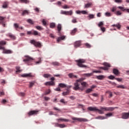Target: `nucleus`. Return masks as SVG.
I'll list each match as a JSON object with an SVG mask.
<instances>
[{"mask_svg":"<svg viewBox=\"0 0 129 129\" xmlns=\"http://www.w3.org/2000/svg\"><path fill=\"white\" fill-rule=\"evenodd\" d=\"M114 107H101L100 109H99L96 107H89L88 108V110H90V111H98L100 114H103L104 113V111H113V110H114Z\"/></svg>","mask_w":129,"mask_h":129,"instance_id":"f257e3e1","label":"nucleus"},{"mask_svg":"<svg viewBox=\"0 0 129 129\" xmlns=\"http://www.w3.org/2000/svg\"><path fill=\"white\" fill-rule=\"evenodd\" d=\"M86 61V60L84 59H80L76 60L78 66L81 68H87V66L83 64V63H85Z\"/></svg>","mask_w":129,"mask_h":129,"instance_id":"f03ea898","label":"nucleus"},{"mask_svg":"<svg viewBox=\"0 0 129 129\" xmlns=\"http://www.w3.org/2000/svg\"><path fill=\"white\" fill-rule=\"evenodd\" d=\"M82 81V79H79L76 81V82L74 83V87H73L74 90L77 91V90H80V82Z\"/></svg>","mask_w":129,"mask_h":129,"instance_id":"7ed1b4c3","label":"nucleus"},{"mask_svg":"<svg viewBox=\"0 0 129 129\" xmlns=\"http://www.w3.org/2000/svg\"><path fill=\"white\" fill-rule=\"evenodd\" d=\"M33 61H34V58L29 56H26V58L23 59V62H25L26 64H28V65H31V64L29 63H31V62H33Z\"/></svg>","mask_w":129,"mask_h":129,"instance_id":"20e7f679","label":"nucleus"},{"mask_svg":"<svg viewBox=\"0 0 129 129\" xmlns=\"http://www.w3.org/2000/svg\"><path fill=\"white\" fill-rule=\"evenodd\" d=\"M30 43L34 45L35 47H38V48L42 47V44H41L40 42H37L34 40H31Z\"/></svg>","mask_w":129,"mask_h":129,"instance_id":"39448f33","label":"nucleus"},{"mask_svg":"<svg viewBox=\"0 0 129 129\" xmlns=\"http://www.w3.org/2000/svg\"><path fill=\"white\" fill-rule=\"evenodd\" d=\"M72 119H73V120H77V121H80V122L82 121H84V122L88 121L87 119H85L83 118H77L75 117H73Z\"/></svg>","mask_w":129,"mask_h":129,"instance_id":"423d86ee","label":"nucleus"},{"mask_svg":"<svg viewBox=\"0 0 129 129\" xmlns=\"http://www.w3.org/2000/svg\"><path fill=\"white\" fill-rule=\"evenodd\" d=\"M117 8L121 10L122 12H125V13H128V14H129V9L121 6H119Z\"/></svg>","mask_w":129,"mask_h":129,"instance_id":"0eeeda50","label":"nucleus"},{"mask_svg":"<svg viewBox=\"0 0 129 129\" xmlns=\"http://www.w3.org/2000/svg\"><path fill=\"white\" fill-rule=\"evenodd\" d=\"M38 112H39V111L38 110L30 111L28 113V114L29 116H31V115H35L36 114H38Z\"/></svg>","mask_w":129,"mask_h":129,"instance_id":"6e6552de","label":"nucleus"},{"mask_svg":"<svg viewBox=\"0 0 129 129\" xmlns=\"http://www.w3.org/2000/svg\"><path fill=\"white\" fill-rule=\"evenodd\" d=\"M58 86L59 87H61V88H65V87H67L68 89L69 88H71V87H72V86H68L65 84H63V83H59L58 85Z\"/></svg>","mask_w":129,"mask_h":129,"instance_id":"1a4fd4ad","label":"nucleus"},{"mask_svg":"<svg viewBox=\"0 0 129 129\" xmlns=\"http://www.w3.org/2000/svg\"><path fill=\"white\" fill-rule=\"evenodd\" d=\"M14 27L15 29L16 30V31H19V29H20L21 30H23V27L19 26V24L14 23Z\"/></svg>","mask_w":129,"mask_h":129,"instance_id":"9d476101","label":"nucleus"},{"mask_svg":"<svg viewBox=\"0 0 129 129\" xmlns=\"http://www.w3.org/2000/svg\"><path fill=\"white\" fill-rule=\"evenodd\" d=\"M80 46H81V41H77L74 43L75 48H78Z\"/></svg>","mask_w":129,"mask_h":129,"instance_id":"9b49d317","label":"nucleus"},{"mask_svg":"<svg viewBox=\"0 0 129 129\" xmlns=\"http://www.w3.org/2000/svg\"><path fill=\"white\" fill-rule=\"evenodd\" d=\"M22 77H34V76L32 75V73L24 74L22 75Z\"/></svg>","mask_w":129,"mask_h":129,"instance_id":"f8f14e48","label":"nucleus"},{"mask_svg":"<svg viewBox=\"0 0 129 129\" xmlns=\"http://www.w3.org/2000/svg\"><path fill=\"white\" fill-rule=\"evenodd\" d=\"M3 53L4 54H12V53H13V51L11 50H8L4 48Z\"/></svg>","mask_w":129,"mask_h":129,"instance_id":"ddd939ff","label":"nucleus"},{"mask_svg":"<svg viewBox=\"0 0 129 129\" xmlns=\"http://www.w3.org/2000/svg\"><path fill=\"white\" fill-rule=\"evenodd\" d=\"M113 73L115 75H119V74H120V73H119V71H118V70L116 69H113Z\"/></svg>","mask_w":129,"mask_h":129,"instance_id":"4468645a","label":"nucleus"},{"mask_svg":"<svg viewBox=\"0 0 129 129\" xmlns=\"http://www.w3.org/2000/svg\"><path fill=\"white\" fill-rule=\"evenodd\" d=\"M65 39V36H61V37H59L57 40L56 42L57 43H59V42H61L62 40H64Z\"/></svg>","mask_w":129,"mask_h":129,"instance_id":"2eb2a0df","label":"nucleus"},{"mask_svg":"<svg viewBox=\"0 0 129 129\" xmlns=\"http://www.w3.org/2000/svg\"><path fill=\"white\" fill-rule=\"evenodd\" d=\"M77 31H78L77 28H74L73 30H72L71 32V35H72V36H74V35H75Z\"/></svg>","mask_w":129,"mask_h":129,"instance_id":"dca6fc26","label":"nucleus"},{"mask_svg":"<svg viewBox=\"0 0 129 129\" xmlns=\"http://www.w3.org/2000/svg\"><path fill=\"white\" fill-rule=\"evenodd\" d=\"M61 29H62V25H61V24H58L57 31H58V34H60Z\"/></svg>","mask_w":129,"mask_h":129,"instance_id":"f3484780","label":"nucleus"},{"mask_svg":"<svg viewBox=\"0 0 129 129\" xmlns=\"http://www.w3.org/2000/svg\"><path fill=\"white\" fill-rule=\"evenodd\" d=\"M112 27H116L118 30L120 29V28H121V25L119 24V23L117 24H114L112 25Z\"/></svg>","mask_w":129,"mask_h":129,"instance_id":"a211bd4d","label":"nucleus"},{"mask_svg":"<svg viewBox=\"0 0 129 129\" xmlns=\"http://www.w3.org/2000/svg\"><path fill=\"white\" fill-rule=\"evenodd\" d=\"M92 6V3H88L85 5L84 9H88V8H90Z\"/></svg>","mask_w":129,"mask_h":129,"instance_id":"6ab92c4d","label":"nucleus"},{"mask_svg":"<svg viewBox=\"0 0 129 129\" xmlns=\"http://www.w3.org/2000/svg\"><path fill=\"white\" fill-rule=\"evenodd\" d=\"M16 69L17 73H21V72H22V70H21V67H16Z\"/></svg>","mask_w":129,"mask_h":129,"instance_id":"aec40b11","label":"nucleus"},{"mask_svg":"<svg viewBox=\"0 0 129 129\" xmlns=\"http://www.w3.org/2000/svg\"><path fill=\"white\" fill-rule=\"evenodd\" d=\"M117 88H120L121 89H126V87L124 85H119L116 86Z\"/></svg>","mask_w":129,"mask_h":129,"instance_id":"412c9836","label":"nucleus"},{"mask_svg":"<svg viewBox=\"0 0 129 129\" xmlns=\"http://www.w3.org/2000/svg\"><path fill=\"white\" fill-rule=\"evenodd\" d=\"M51 65H53V66H59L60 63L58 62L57 61H54L51 63Z\"/></svg>","mask_w":129,"mask_h":129,"instance_id":"4be33fe9","label":"nucleus"},{"mask_svg":"<svg viewBox=\"0 0 129 129\" xmlns=\"http://www.w3.org/2000/svg\"><path fill=\"white\" fill-rule=\"evenodd\" d=\"M70 78H77V76L73 75L72 73H70L68 75Z\"/></svg>","mask_w":129,"mask_h":129,"instance_id":"5701e85b","label":"nucleus"},{"mask_svg":"<svg viewBox=\"0 0 129 129\" xmlns=\"http://www.w3.org/2000/svg\"><path fill=\"white\" fill-rule=\"evenodd\" d=\"M69 93H70V92L69 91V89L67 90V92H64L62 93L63 96H65L66 95H69Z\"/></svg>","mask_w":129,"mask_h":129,"instance_id":"b1692460","label":"nucleus"},{"mask_svg":"<svg viewBox=\"0 0 129 129\" xmlns=\"http://www.w3.org/2000/svg\"><path fill=\"white\" fill-rule=\"evenodd\" d=\"M29 11L24 10L22 12V16H26V15H29Z\"/></svg>","mask_w":129,"mask_h":129,"instance_id":"393cba45","label":"nucleus"},{"mask_svg":"<svg viewBox=\"0 0 129 129\" xmlns=\"http://www.w3.org/2000/svg\"><path fill=\"white\" fill-rule=\"evenodd\" d=\"M8 6H9V3L8 2H4L3 5V8L4 9H7L8 8Z\"/></svg>","mask_w":129,"mask_h":129,"instance_id":"a878e982","label":"nucleus"},{"mask_svg":"<svg viewBox=\"0 0 129 129\" xmlns=\"http://www.w3.org/2000/svg\"><path fill=\"white\" fill-rule=\"evenodd\" d=\"M106 117L104 116H99L98 117H95L96 119H105Z\"/></svg>","mask_w":129,"mask_h":129,"instance_id":"bb28decb","label":"nucleus"},{"mask_svg":"<svg viewBox=\"0 0 129 129\" xmlns=\"http://www.w3.org/2000/svg\"><path fill=\"white\" fill-rule=\"evenodd\" d=\"M59 120H61V121H65L66 122L69 121V119H64L62 118H59V119H57V121H59Z\"/></svg>","mask_w":129,"mask_h":129,"instance_id":"cd10ccee","label":"nucleus"},{"mask_svg":"<svg viewBox=\"0 0 129 129\" xmlns=\"http://www.w3.org/2000/svg\"><path fill=\"white\" fill-rule=\"evenodd\" d=\"M19 2L23 4H29V3H30L29 0H19Z\"/></svg>","mask_w":129,"mask_h":129,"instance_id":"c85d7f7f","label":"nucleus"},{"mask_svg":"<svg viewBox=\"0 0 129 129\" xmlns=\"http://www.w3.org/2000/svg\"><path fill=\"white\" fill-rule=\"evenodd\" d=\"M5 19H6V17H3L2 16H0V23H1V24H4V22L5 21Z\"/></svg>","mask_w":129,"mask_h":129,"instance_id":"c756f323","label":"nucleus"},{"mask_svg":"<svg viewBox=\"0 0 129 129\" xmlns=\"http://www.w3.org/2000/svg\"><path fill=\"white\" fill-rule=\"evenodd\" d=\"M73 11L70 10V11H67V16H72Z\"/></svg>","mask_w":129,"mask_h":129,"instance_id":"7c9ffc66","label":"nucleus"},{"mask_svg":"<svg viewBox=\"0 0 129 129\" xmlns=\"http://www.w3.org/2000/svg\"><path fill=\"white\" fill-rule=\"evenodd\" d=\"M93 73H91L90 74H84V76L85 77H90V76H92Z\"/></svg>","mask_w":129,"mask_h":129,"instance_id":"2f4dec72","label":"nucleus"},{"mask_svg":"<svg viewBox=\"0 0 129 129\" xmlns=\"http://www.w3.org/2000/svg\"><path fill=\"white\" fill-rule=\"evenodd\" d=\"M55 27H56V24H55V23H51L50 24V28H51V29H54Z\"/></svg>","mask_w":129,"mask_h":129,"instance_id":"473e14b6","label":"nucleus"},{"mask_svg":"<svg viewBox=\"0 0 129 129\" xmlns=\"http://www.w3.org/2000/svg\"><path fill=\"white\" fill-rule=\"evenodd\" d=\"M105 115L106 116V118H107V117H110V116H112V115H113V114L112 113H109L105 114Z\"/></svg>","mask_w":129,"mask_h":129,"instance_id":"72a5a7b5","label":"nucleus"},{"mask_svg":"<svg viewBox=\"0 0 129 129\" xmlns=\"http://www.w3.org/2000/svg\"><path fill=\"white\" fill-rule=\"evenodd\" d=\"M97 78L99 80H102L104 78V77L103 76H97Z\"/></svg>","mask_w":129,"mask_h":129,"instance_id":"f704fd0d","label":"nucleus"},{"mask_svg":"<svg viewBox=\"0 0 129 129\" xmlns=\"http://www.w3.org/2000/svg\"><path fill=\"white\" fill-rule=\"evenodd\" d=\"M29 88H32V87H33L35 84V82H29Z\"/></svg>","mask_w":129,"mask_h":129,"instance_id":"c9c22d12","label":"nucleus"},{"mask_svg":"<svg viewBox=\"0 0 129 129\" xmlns=\"http://www.w3.org/2000/svg\"><path fill=\"white\" fill-rule=\"evenodd\" d=\"M9 37H10V38H11V39H13V40H16V36H15L13 34H9Z\"/></svg>","mask_w":129,"mask_h":129,"instance_id":"e433bc0d","label":"nucleus"},{"mask_svg":"<svg viewBox=\"0 0 129 129\" xmlns=\"http://www.w3.org/2000/svg\"><path fill=\"white\" fill-rule=\"evenodd\" d=\"M108 78L109 79H110V80H113V79H115V77H114V76H112V75H110L108 77Z\"/></svg>","mask_w":129,"mask_h":129,"instance_id":"4c0bfd02","label":"nucleus"},{"mask_svg":"<svg viewBox=\"0 0 129 129\" xmlns=\"http://www.w3.org/2000/svg\"><path fill=\"white\" fill-rule=\"evenodd\" d=\"M27 23H29V24H31V25H34V22H33V20L31 19H28L27 20Z\"/></svg>","mask_w":129,"mask_h":129,"instance_id":"58836bf2","label":"nucleus"},{"mask_svg":"<svg viewBox=\"0 0 129 129\" xmlns=\"http://www.w3.org/2000/svg\"><path fill=\"white\" fill-rule=\"evenodd\" d=\"M81 85H82V86L83 87H87V83L85 82H83L81 83Z\"/></svg>","mask_w":129,"mask_h":129,"instance_id":"ea45409f","label":"nucleus"},{"mask_svg":"<svg viewBox=\"0 0 129 129\" xmlns=\"http://www.w3.org/2000/svg\"><path fill=\"white\" fill-rule=\"evenodd\" d=\"M103 65H104V66H105V67H107V68H109L110 67V64L107 63V62H104L103 63Z\"/></svg>","mask_w":129,"mask_h":129,"instance_id":"a19ab883","label":"nucleus"},{"mask_svg":"<svg viewBox=\"0 0 129 129\" xmlns=\"http://www.w3.org/2000/svg\"><path fill=\"white\" fill-rule=\"evenodd\" d=\"M50 76H51V75L48 74H45L43 75V77H44V78H49Z\"/></svg>","mask_w":129,"mask_h":129,"instance_id":"79ce46f5","label":"nucleus"},{"mask_svg":"<svg viewBox=\"0 0 129 129\" xmlns=\"http://www.w3.org/2000/svg\"><path fill=\"white\" fill-rule=\"evenodd\" d=\"M100 69H102V70H108L109 68L106 67H100Z\"/></svg>","mask_w":129,"mask_h":129,"instance_id":"37998d69","label":"nucleus"},{"mask_svg":"<svg viewBox=\"0 0 129 129\" xmlns=\"http://www.w3.org/2000/svg\"><path fill=\"white\" fill-rule=\"evenodd\" d=\"M32 34L34 35V36H38V35H39V33L37 31H33Z\"/></svg>","mask_w":129,"mask_h":129,"instance_id":"c03bdc74","label":"nucleus"},{"mask_svg":"<svg viewBox=\"0 0 129 129\" xmlns=\"http://www.w3.org/2000/svg\"><path fill=\"white\" fill-rule=\"evenodd\" d=\"M60 14L61 15H65L66 16H67V11H64L63 10H61L60 11Z\"/></svg>","mask_w":129,"mask_h":129,"instance_id":"a18cd8bd","label":"nucleus"},{"mask_svg":"<svg viewBox=\"0 0 129 129\" xmlns=\"http://www.w3.org/2000/svg\"><path fill=\"white\" fill-rule=\"evenodd\" d=\"M85 46H86V48H91V45L88 43H85Z\"/></svg>","mask_w":129,"mask_h":129,"instance_id":"49530a36","label":"nucleus"},{"mask_svg":"<svg viewBox=\"0 0 129 129\" xmlns=\"http://www.w3.org/2000/svg\"><path fill=\"white\" fill-rule=\"evenodd\" d=\"M106 17H111V14L110 13L106 12L105 13Z\"/></svg>","mask_w":129,"mask_h":129,"instance_id":"de8ad7c7","label":"nucleus"},{"mask_svg":"<svg viewBox=\"0 0 129 129\" xmlns=\"http://www.w3.org/2000/svg\"><path fill=\"white\" fill-rule=\"evenodd\" d=\"M35 28L39 31H41V30H43V28H42L41 26H36Z\"/></svg>","mask_w":129,"mask_h":129,"instance_id":"09e8293b","label":"nucleus"},{"mask_svg":"<svg viewBox=\"0 0 129 129\" xmlns=\"http://www.w3.org/2000/svg\"><path fill=\"white\" fill-rule=\"evenodd\" d=\"M59 102H61V103H63L65 104V103H67V102L65 101V100L64 99H61L59 100Z\"/></svg>","mask_w":129,"mask_h":129,"instance_id":"8fccbe9b","label":"nucleus"},{"mask_svg":"<svg viewBox=\"0 0 129 129\" xmlns=\"http://www.w3.org/2000/svg\"><path fill=\"white\" fill-rule=\"evenodd\" d=\"M121 14H122L121 12H120V11H118L115 12V14L117 16H121Z\"/></svg>","mask_w":129,"mask_h":129,"instance_id":"3c124183","label":"nucleus"},{"mask_svg":"<svg viewBox=\"0 0 129 129\" xmlns=\"http://www.w3.org/2000/svg\"><path fill=\"white\" fill-rule=\"evenodd\" d=\"M92 91V89H88L86 90V93H90Z\"/></svg>","mask_w":129,"mask_h":129,"instance_id":"603ef678","label":"nucleus"},{"mask_svg":"<svg viewBox=\"0 0 129 129\" xmlns=\"http://www.w3.org/2000/svg\"><path fill=\"white\" fill-rule=\"evenodd\" d=\"M98 26L99 28H101L102 26H103V22H100L99 23V24H98Z\"/></svg>","mask_w":129,"mask_h":129,"instance_id":"864d4df0","label":"nucleus"},{"mask_svg":"<svg viewBox=\"0 0 129 129\" xmlns=\"http://www.w3.org/2000/svg\"><path fill=\"white\" fill-rule=\"evenodd\" d=\"M59 127H60L61 128H63V127H66V125L63 124H59Z\"/></svg>","mask_w":129,"mask_h":129,"instance_id":"5fc2aeb1","label":"nucleus"},{"mask_svg":"<svg viewBox=\"0 0 129 129\" xmlns=\"http://www.w3.org/2000/svg\"><path fill=\"white\" fill-rule=\"evenodd\" d=\"M88 18H89V19H94V15L93 14H90L88 16Z\"/></svg>","mask_w":129,"mask_h":129,"instance_id":"6e6d98bb","label":"nucleus"},{"mask_svg":"<svg viewBox=\"0 0 129 129\" xmlns=\"http://www.w3.org/2000/svg\"><path fill=\"white\" fill-rule=\"evenodd\" d=\"M72 23H73V24H76V23H77V20L76 18H73L72 20Z\"/></svg>","mask_w":129,"mask_h":129,"instance_id":"4d7b16f0","label":"nucleus"},{"mask_svg":"<svg viewBox=\"0 0 129 129\" xmlns=\"http://www.w3.org/2000/svg\"><path fill=\"white\" fill-rule=\"evenodd\" d=\"M50 92H51V90H50V89H48L47 91H46L45 92L44 95H47V94H49L50 93Z\"/></svg>","mask_w":129,"mask_h":129,"instance_id":"13d9d810","label":"nucleus"},{"mask_svg":"<svg viewBox=\"0 0 129 129\" xmlns=\"http://www.w3.org/2000/svg\"><path fill=\"white\" fill-rule=\"evenodd\" d=\"M117 8L116 7H113L111 9V12H112L113 13L115 12V11H116Z\"/></svg>","mask_w":129,"mask_h":129,"instance_id":"bf43d9fd","label":"nucleus"},{"mask_svg":"<svg viewBox=\"0 0 129 129\" xmlns=\"http://www.w3.org/2000/svg\"><path fill=\"white\" fill-rule=\"evenodd\" d=\"M106 93H109L110 97H112V93L109 91H107Z\"/></svg>","mask_w":129,"mask_h":129,"instance_id":"052dcab7","label":"nucleus"},{"mask_svg":"<svg viewBox=\"0 0 129 129\" xmlns=\"http://www.w3.org/2000/svg\"><path fill=\"white\" fill-rule=\"evenodd\" d=\"M70 99H72V100H74L75 99H76V98L74 96H71L69 97Z\"/></svg>","mask_w":129,"mask_h":129,"instance_id":"680f3d73","label":"nucleus"},{"mask_svg":"<svg viewBox=\"0 0 129 129\" xmlns=\"http://www.w3.org/2000/svg\"><path fill=\"white\" fill-rule=\"evenodd\" d=\"M6 42L5 41H0V45H6Z\"/></svg>","mask_w":129,"mask_h":129,"instance_id":"e2e57ef3","label":"nucleus"},{"mask_svg":"<svg viewBox=\"0 0 129 129\" xmlns=\"http://www.w3.org/2000/svg\"><path fill=\"white\" fill-rule=\"evenodd\" d=\"M92 73H93H93H101V72H100V71H93Z\"/></svg>","mask_w":129,"mask_h":129,"instance_id":"0e129e2a","label":"nucleus"},{"mask_svg":"<svg viewBox=\"0 0 129 129\" xmlns=\"http://www.w3.org/2000/svg\"><path fill=\"white\" fill-rule=\"evenodd\" d=\"M49 37H50V38H52V39H55V36H54V34L52 33L49 34Z\"/></svg>","mask_w":129,"mask_h":129,"instance_id":"69168bd1","label":"nucleus"},{"mask_svg":"<svg viewBox=\"0 0 129 129\" xmlns=\"http://www.w3.org/2000/svg\"><path fill=\"white\" fill-rule=\"evenodd\" d=\"M70 8V7H68V6L67 5H64L62 6V9H69Z\"/></svg>","mask_w":129,"mask_h":129,"instance_id":"338daca9","label":"nucleus"},{"mask_svg":"<svg viewBox=\"0 0 129 129\" xmlns=\"http://www.w3.org/2000/svg\"><path fill=\"white\" fill-rule=\"evenodd\" d=\"M49 85H52V86L55 85V83L53 81L49 82Z\"/></svg>","mask_w":129,"mask_h":129,"instance_id":"774afa93","label":"nucleus"}]
</instances>
